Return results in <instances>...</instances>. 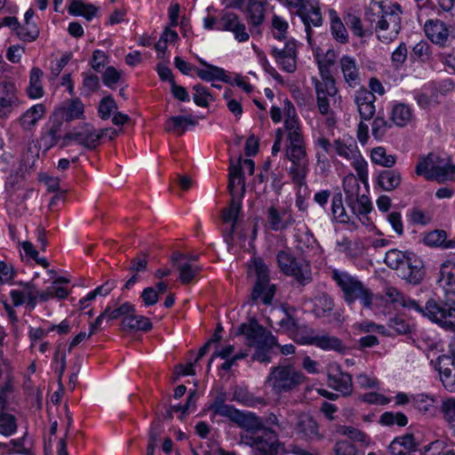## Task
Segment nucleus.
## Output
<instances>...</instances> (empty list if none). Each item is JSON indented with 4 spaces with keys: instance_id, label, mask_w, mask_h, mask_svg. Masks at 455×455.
<instances>
[{
    "instance_id": "1",
    "label": "nucleus",
    "mask_w": 455,
    "mask_h": 455,
    "mask_svg": "<svg viewBox=\"0 0 455 455\" xmlns=\"http://www.w3.org/2000/svg\"><path fill=\"white\" fill-rule=\"evenodd\" d=\"M283 129L286 132L284 155L285 158L291 162L288 175L295 185L302 187L306 185L309 172V158L299 116L284 118Z\"/></svg>"
},
{
    "instance_id": "2",
    "label": "nucleus",
    "mask_w": 455,
    "mask_h": 455,
    "mask_svg": "<svg viewBox=\"0 0 455 455\" xmlns=\"http://www.w3.org/2000/svg\"><path fill=\"white\" fill-rule=\"evenodd\" d=\"M244 428L241 441L249 446L256 455H283L284 443L280 441L278 433L267 427L254 412L248 411L243 423L239 425Z\"/></svg>"
},
{
    "instance_id": "3",
    "label": "nucleus",
    "mask_w": 455,
    "mask_h": 455,
    "mask_svg": "<svg viewBox=\"0 0 455 455\" xmlns=\"http://www.w3.org/2000/svg\"><path fill=\"white\" fill-rule=\"evenodd\" d=\"M237 335L243 336L247 346L254 348L251 355L253 362L267 364L272 362L273 355L277 354L275 351V347H279L277 337L261 325L254 316L238 326Z\"/></svg>"
},
{
    "instance_id": "4",
    "label": "nucleus",
    "mask_w": 455,
    "mask_h": 455,
    "mask_svg": "<svg viewBox=\"0 0 455 455\" xmlns=\"http://www.w3.org/2000/svg\"><path fill=\"white\" fill-rule=\"evenodd\" d=\"M402 7L398 3L388 4L385 1H372L370 8L366 11L368 20L376 23L377 32L386 31L392 27V36H378L382 43H389L398 35L401 30Z\"/></svg>"
},
{
    "instance_id": "5",
    "label": "nucleus",
    "mask_w": 455,
    "mask_h": 455,
    "mask_svg": "<svg viewBox=\"0 0 455 455\" xmlns=\"http://www.w3.org/2000/svg\"><path fill=\"white\" fill-rule=\"evenodd\" d=\"M384 262L396 270L399 277L412 284H419L425 275L422 259L412 251L391 249L386 252Z\"/></svg>"
},
{
    "instance_id": "6",
    "label": "nucleus",
    "mask_w": 455,
    "mask_h": 455,
    "mask_svg": "<svg viewBox=\"0 0 455 455\" xmlns=\"http://www.w3.org/2000/svg\"><path fill=\"white\" fill-rule=\"evenodd\" d=\"M247 268L248 273L255 276L250 295L251 303L257 304L260 300L266 306L270 305L276 292V285L271 283L268 265L263 258L253 255L247 263Z\"/></svg>"
},
{
    "instance_id": "7",
    "label": "nucleus",
    "mask_w": 455,
    "mask_h": 455,
    "mask_svg": "<svg viewBox=\"0 0 455 455\" xmlns=\"http://www.w3.org/2000/svg\"><path fill=\"white\" fill-rule=\"evenodd\" d=\"M424 317L445 330L455 328V290L443 292L441 299L432 291L424 304Z\"/></svg>"
},
{
    "instance_id": "8",
    "label": "nucleus",
    "mask_w": 455,
    "mask_h": 455,
    "mask_svg": "<svg viewBox=\"0 0 455 455\" xmlns=\"http://www.w3.org/2000/svg\"><path fill=\"white\" fill-rule=\"evenodd\" d=\"M331 278L342 291V298L348 307L359 301L363 308L372 307L373 292L356 276L351 275L347 271L333 269Z\"/></svg>"
},
{
    "instance_id": "9",
    "label": "nucleus",
    "mask_w": 455,
    "mask_h": 455,
    "mask_svg": "<svg viewBox=\"0 0 455 455\" xmlns=\"http://www.w3.org/2000/svg\"><path fill=\"white\" fill-rule=\"evenodd\" d=\"M305 380L304 373L291 363L272 367L267 378V383L276 395L290 393Z\"/></svg>"
},
{
    "instance_id": "10",
    "label": "nucleus",
    "mask_w": 455,
    "mask_h": 455,
    "mask_svg": "<svg viewBox=\"0 0 455 455\" xmlns=\"http://www.w3.org/2000/svg\"><path fill=\"white\" fill-rule=\"evenodd\" d=\"M334 65V60L327 58L325 64L319 63V74L322 81L313 78V84L316 93V103L319 112L327 115L330 110L329 97H334L338 92L335 78L330 71V67Z\"/></svg>"
},
{
    "instance_id": "11",
    "label": "nucleus",
    "mask_w": 455,
    "mask_h": 455,
    "mask_svg": "<svg viewBox=\"0 0 455 455\" xmlns=\"http://www.w3.org/2000/svg\"><path fill=\"white\" fill-rule=\"evenodd\" d=\"M418 176H423L427 180H435L439 184L445 181H455V164L450 161L443 165L434 163L433 154L421 157L415 167Z\"/></svg>"
},
{
    "instance_id": "12",
    "label": "nucleus",
    "mask_w": 455,
    "mask_h": 455,
    "mask_svg": "<svg viewBox=\"0 0 455 455\" xmlns=\"http://www.w3.org/2000/svg\"><path fill=\"white\" fill-rule=\"evenodd\" d=\"M276 263L279 271L283 275L293 277L300 285H305L311 282L312 276L309 266L306 265L304 267L290 248L278 251L276 253Z\"/></svg>"
},
{
    "instance_id": "13",
    "label": "nucleus",
    "mask_w": 455,
    "mask_h": 455,
    "mask_svg": "<svg viewBox=\"0 0 455 455\" xmlns=\"http://www.w3.org/2000/svg\"><path fill=\"white\" fill-rule=\"evenodd\" d=\"M296 14L305 27L307 40L313 36L312 27L319 28L323 25L322 11L317 0H296L294 4Z\"/></svg>"
},
{
    "instance_id": "14",
    "label": "nucleus",
    "mask_w": 455,
    "mask_h": 455,
    "mask_svg": "<svg viewBox=\"0 0 455 455\" xmlns=\"http://www.w3.org/2000/svg\"><path fill=\"white\" fill-rule=\"evenodd\" d=\"M298 41L293 37L287 39L283 48L272 46L270 55L275 59L278 68L286 73H294L297 69Z\"/></svg>"
},
{
    "instance_id": "15",
    "label": "nucleus",
    "mask_w": 455,
    "mask_h": 455,
    "mask_svg": "<svg viewBox=\"0 0 455 455\" xmlns=\"http://www.w3.org/2000/svg\"><path fill=\"white\" fill-rule=\"evenodd\" d=\"M98 133V130H96L92 124H84L83 125L65 133L62 138V141L60 144V148H65L68 147L69 142L73 140L86 149H94L100 144V137Z\"/></svg>"
},
{
    "instance_id": "16",
    "label": "nucleus",
    "mask_w": 455,
    "mask_h": 455,
    "mask_svg": "<svg viewBox=\"0 0 455 455\" xmlns=\"http://www.w3.org/2000/svg\"><path fill=\"white\" fill-rule=\"evenodd\" d=\"M435 368L443 387L449 392H455V343L450 346L447 354L436 358Z\"/></svg>"
},
{
    "instance_id": "17",
    "label": "nucleus",
    "mask_w": 455,
    "mask_h": 455,
    "mask_svg": "<svg viewBox=\"0 0 455 455\" xmlns=\"http://www.w3.org/2000/svg\"><path fill=\"white\" fill-rule=\"evenodd\" d=\"M226 393L220 391L210 404L209 409L214 415L228 418L237 425L243 423L248 416V411H240L234 405L226 403Z\"/></svg>"
},
{
    "instance_id": "18",
    "label": "nucleus",
    "mask_w": 455,
    "mask_h": 455,
    "mask_svg": "<svg viewBox=\"0 0 455 455\" xmlns=\"http://www.w3.org/2000/svg\"><path fill=\"white\" fill-rule=\"evenodd\" d=\"M198 62L204 68H195V72L202 81L206 83L218 81L233 85V79L225 68L213 65L202 58H198Z\"/></svg>"
},
{
    "instance_id": "19",
    "label": "nucleus",
    "mask_w": 455,
    "mask_h": 455,
    "mask_svg": "<svg viewBox=\"0 0 455 455\" xmlns=\"http://www.w3.org/2000/svg\"><path fill=\"white\" fill-rule=\"evenodd\" d=\"M427 38L435 45L444 47L449 42L450 28L439 19H427L423 27Z\"/></svg>"
},
{
    "instance_id": "20",
    "label": "nucleus",
    "mask_w": 455,
    "mask_h": 455,
    "mask_svg": "<svg viewBox=\"0 0 455 455\" xmlns=\"http://www.w3.org/2000/svg\"><path fill=\"white\" fill-rule=\"evenodd\" d=\"M387 449L392 455H421L422 453L419 443L411 433L395 436Z\"/></svg>"
},
{
    "instance_id": "21",
    "label": "nucleus",
    "mask_w": 455,
    "mask_h": 455,
    "mask_svg": "<svg viewBox=\"0 0 455 455\" xmlns=\"http://www.w3.org/2000/svg\"><path fill=\"white\" fill-rule=\"evenodd\" d=\"M230 196L231 200L228 206L221 212V220L223 223L231 225L229 234L225 236L226 241H228V238L232 240L234 237L237 220L243 209V199L244 194L233 193L230 194Z\"/></svg>"
},
{
    "instance_id": "22",
    "label": "nucleus",
    "mask_w": 455,
    "mask_h": 455,
    "mask_svg": "<svg viewBox=\"0 0 455 455\" xmlns=\"http://www.w3.org/2000/svg\"><path fill=\"white\" fill-rule=\"evenodd\" d=\"M339 67L345 82L349 87L355 88L361 82L360 68L354 56L344 54L339 60Z\"/></svg>"
},
{
    "instance_id": "23",
    "label": "nucleus",
    "mask_w": 455,
    "mask_h": 455,
    "mask_svg": "<svg viewBox=\"0 0 455 455\" xmlns=\"http://www.w3.org/2000/svg\"><path fill=\"white\" fill-rule=\"evenodd\" d=\"M327 384L331 388L339 392L345 397L352 394V375L343 371L340 366H338L333 372L328 373Z\"/></svg>"
},
{
    "instance_id": "24",
    "label": "nucleus",
    "mask_w": 455,
    "mask_h": 455,
    "mask_svg": "<svg viewBox=\"0 0 455 455\" xmlns=\"http://www.w3.org/2000/svg\"><path fill=\"white\" fill-rule=\"evenodd\" d=\"M376 96L369 90L363 89L356 92L355 102L362 120H371L376 113Z\"/></svg>"
},
{
    "instance_id": "25",
    "label": "nucleus",
    "mask_w": 455,
    "mask_h": 455,
    "mask_svg": "<svg viewBox=\"0 0 455 455\" xmlns=\"http://www.w3.org/2000/svg\"><path fill=\"white\" fill-rule=\"evenodd\" d=\"M436 397L427 393H419L411 395V403L422 416L434 418L436 416L438 409L435 406Z\"/></svg>"
},
{
    "instance_id": "26",
    "label": "nucleus",
    "mask_w": 455,
    "mask_h": 455,
    "mask_svg": "<svg viewBox=\"0 0 455 455\" xmlns=\"http://www.w3.org/2000/svg\"><path fill=\"white\" fill-rule=\"evenodd\" d=\"M197 124V120L192 115L172 116L165 121V130L168 132L182 136L187 131L192 130Z\"/></svg>"
},
{
    "instance_id": "27",
    "label": "nucleus",
    "mask_w": 455,
    "mask_h": 455,
    "mask_svg": "<svg viewBox=\"0 0 455 455\" xmlns=\"http://www.w3.org/2000/svg\"><path fill=\"white\" fill-rule=\"evenodd\" d=\"M294 431L298 436L304 440H315L320 437L317 422L307 415L298 418Z\"/></svg>"
},
{
    "instance_id": "28",
    "label": "nucleus",
    "mask_w": 455,
    "mask_h": 455,
    "mask_svg": "<svg viewBox=\"0 0 455 455\" xmlns=\"http://www.w3.org/2000/svg\"><path fill=\"white\" fill-rule=\"evenodd\" d=\"M266 2L257 0H248L246 6V20L251 26V32L258 28L265 20Z\"/></svg>"
},
{
    "instance_id": "29",
    "label": "nucleus",
    "mask_w": 455,
    "mask_h": 455,
    "mask_svg": "<svg viewBox=\"0 0 455 455\" xmlns=\"http://www.w3.org/2000/svg\"><path fill=\"white\" fill-rule=\"evenodd\" d=\"M423 243L431 248L455 249V237L448 239L443 229H434L425 234Z\"/></svg>"
},
{
    "instance_id": "30",
    "label": "nucleus",
    "mask_w": 455,
    "mask_h": 455,
    "mask_svg": "<svg viewBox=\"0 0 455 455\" xmlns=\"http://www.w3.org/2000/svg\"><path fill=\"white\" fill-rule=\"evenodd\" d=\"M401 181V173L395 169L382 170L378 172L374 179L375 185L384 191H393L399 187Z\"/></svg>"
},
{
    "instance_id": "31",
    "label": "nucleus",
    "mask_w": 455,
    "mask_h": 455,
    "mask_svg": "<svg viewBox=\"0 0 455 455\" xmlns=\"http://www.w3.org/2000/svg\"><path fill=\"white\" fill-rule=\"evenodd\" d=\"M228 189L229 194L245 193V177L240 161L229 165Z\"/></svg>"
},
{
    "instance_id": "32",
    "label": "nucleus",
    "mask_w": 455,
    "mask_h": 455,
    "mask_svg": "<svg viewBox=\"0 0 455 455\" xmlns=\"http://www.w3.org/2000/svg\"><path fill=\"white\" fill-rule=\"evenodd\" d=\"M231 401H235L243 406L251 408L266 404L263 397L254 395L250 392L247 387L243 386H235L234 387Z\"/></svg>"
},
{
    "instance_id": "33",
    "label": "nucleus",
    "mask_w": 455,
    "mask_h": 455,
    "mask_svg": "<svg viewBox=\"0 0 455 455\" xmlns=\"http://www.w3.org/2000/svg\"><path fill=\"white\" fill-rule=\"evenodd\" d=\"M330 32L335 42L346 44L349 41L348 31L345 22L341 20L337 12L331 10L330 12Z\"/></svg>"
},
{
    "instance_id": "34",
    "label": "nucleus",
    "mask_w": 455,
    "mask_h": 455,
    "mask_svg": "<svg viewBox=\"0 0 455 455\" xmlns=\"http://www.w3.org/2000/svg\"><path fill=\"white\" fill-rule=\"evenodd\" d=\"M84 114V104L79 100H72L67 107L58 108L53 117L63 122L69 123L75 119L79 118Z\"/></svg>"
},
{
    "instance_id": "35",
    "label": "nucleus",
    "mask_w": 455,
    "mask_h": 455,
    "mask_svg": "<svg viewBox=\"0 0 455 455\" xmlns=\"http://www.w3.org/2000/svg\"><path fill=\"white\" fill-rule=\"evenodd\" d=\"M412 117V108L410 105L394 101L391 111L390 120L394 124L399 127L405 126Z\"/></svg>"
},
{
    "instance_id": "36",
    "label": "nucleus",
    "mask_w": 455,
    "mask_h": 455,
    "mask_svg": "<svg viewBox=\"0 0 455 455\" xmlns=\"http://www.w3.org/2000/svg\"><path fill=\"white\" fill-rule=\"evenodd\" d=\"M61 120L52 117L51 121V126L41 136V141L46 150L57 145L59 141H62L63 137L61 136Z\"/></svg>"
},
{
    "instance_id": "37",
    "label": "nucleus",
    "mask_w": 455,
    "mask_h": 455,
    "mask_svg": "<svg viewBox=\"0 0 455 455\" xmlns=\"http://www.w3.org/2000/svg\"><path fill=\"white\" fill-rule=\"evenodd\" d=\"M314 346L324 351L344 353L346 350V347L339 338L329 334L316 335Z\"/></svg>"
},
{
    "instance_id": "38",
    "label": "nucleus",
    "mask_w": 455,
    "mask_h": 455,
    "mask_svg": "<svg viewBox=\"0 0 455 455\" xmlns=\"http://www.w3.org/2000/svg\"><path fill=\"white\" fill-rule=\"evenodd\" d=\"M437 282L443 287V292L455 290V266L451 261L447 260L441 265Z\"/></svg>"
},
{
    "instance_id": "39",
    "label": "nucleus",
    "mask_w": 455,
    "mask_h": 455,
    "mask_svg": "<svg viewBox=\"0 0 455 455\" xmlns=\"http://www.w3.org/2000/svg\"><path fill=\"white\" fill-rule=\"evenodd\" d=\"M284 316L277 323L280 329L290 336L299 325V319L296 317V307L292 306H282Z\"/></svg>"
},
{
    "instance_id": "40",
    "label": "nucleus",
    "mask_w": 455,
    "mask_h": 455,
    "mask_svg": "<svg viewBox=\"0 0 455 455\" xmlns=\"http://www.w3.org/2000/svg\"><path fill=\"white\" fill-rule=\"evenodd\" d=\"M346 26L351 30L353 36L360 38L370 36L372 32L363 28L362 20L354 13H347L343 17Z\"/></svg>"
},
{
    "instance_id": "41",
    "label": "nucleus",
    "mask_w": 455,
    "mask_h": 455,
    "mask_svg": "<svg viewBox=\"0 0 455 455\" xmlns=\"http://www.w3.org/2000/svg\"><path fill=\"white\" fill-rule=\"evenodd\" d=\"M331 213L333 219L340 224H349L353 222L351 217L347 213L343 205L341 193H336L331 199Z\"/></svg>"
},
{
    "instance_id": "42",
    "label": "nucleus",
    "mask_w": 455,
    "mask_h": 455,
    "mask_svg": "<svg viewBox=\"0 0 455 455\" xmlns=\"http://www.w3.org/2000/svg\"><path fill=\"white\" fill-rule=\"evenodd\" d=\"M334 303L327 293H322L315 298L313 312L318 318L327 316L333 309Z\"/></svg>"
},
{
    "instance_id": "43",
    "label": "nucleus",
    "mask_w": 455,
    "mask_h": 455,
    "mask_svg": "<svg viewBox=\"0 0 455 455\" xmlns=\"http://www.w3.org/2000/svg\"><path fill=\"white\" fill-rule=\"evenodd\" d=\"M45 108L43 104H36L28 109L20 117V124L26 130H30L36 125L44 114Z\"/></svg>"
},
{
    "instance_id": "44",
    "label": "nucleus",
    "mask_w": 455,
    "mask_h": 455,
    "mask_svg": "<svg viewBox=\"0 0 455 455\" xmlns=\"http://www.w3.org/2000/svg\"><path fill=\"white\" fill-rule=\"evenodd\" d=\"M408 422V417L402 411H385L380 415L379 419V423L383 427L398 426L403 427Z\"/></svg>"
},
{
    "instance_id": "45",
    "label": "nucleus",
    "mask_w": 455,
    "mask_h": 455,
    "mask_svg": "<svg viewBox=\"0 0 455 455\" xmlns=\"http://www.w3.org/2000/svg\"><path fill=\"white\" fill-rule=\"evenodd\" d=\"M291 337L299 345L314 346L316 335L315 334V330L313 328L299 324Z\"/></svg>"
},
{
    "instance_id": "46",
    "label": "nucleus",
    "mask_w": 455,
    "mask_h": 455,
    "mask_svg": "<svg viewBox=\"0 0 455 455\" xmlns=\"http://www.w3.org/2000/svg\"><path fill=\"white\" fill-rule=\"evenodd\" d=\"M432 55L431 47L425 40L417 43L409 53V58L412 62H427Z\"/></svg>"
},
{
    "instance_id": "47",
    "label": "nucleus",
    "mask_w": 455,
    "mask_h": 455,
    "mask_svg": "<svg viewBox=\"0 0 455 455\" xmlns=\"http://www.w3.org/2000/svg\"><path fill=\"white\" fill-rule=\"evenodd\" d=\"M43 71L39 68H33L30 71V81L28 88V96L32 99L41 98L44 90L41 83Z\"/></svg>"
},
{
    "instance_id": "48",
    "label": "nucleus",
    "mask_w": 455,
    "mask_h": 455,
    "mask_svg": "<svg viewBox=\"0 0 455 455\" xmlns=\"http://www.w3.org/2000/svg\"><path fill=\"white\" fill-rule=\"evenodd\" d=\"M440 412L449 427L455 432V397L449 396L442 401Z\"/></svg>"
},
{
    "instance_id": "49",
    "label": "nucleus",
    "mask_w": 455,
    "mask_h": 455,
    "mask_svg": "<svg viewBox=\"0 0 455 455\" xmlns=\"http://www.w3.org/2000/svg\"><path fill=\"white\" fill-rule=\"evenodd\" d=\"M267 218L269 227L274 231L286 229L293 223V219L291 216H289L287 220H283V218L278 210L273 206L268 209Z\"/></svg>"
},
{
    "instance_id": "50",
    "label": "nucleus",
    "mask_w": 455,
    "mask_h": 455,
    "mask_svg": "<svg viewBox=\"0 0 455 455\" xmlns=\"http://www.w3.org/2000/svg\"><path fill=\"white\" fill-rule=\"evenodd\" d=\"M371 159L373 164L386 168L393 167L396 161L394 156L387 154L383 147L374 148L371 152Z\"/></svg>"
},
{
    "instance_id": "51",
    "label": "nucleus",
    "mask_w": 455,
    "mask_h": 455,
    "mask_svg": "<svg viewBox=\"0 0 455 455\" xmlns=\"http://www.w3.org/2000/svg\"><path fill=\"white\" fill-rule=\"evenodd\" d=\"M177 268L179 270V280L184 285L191 283L202 270L201 267H193L188 262L178 265Z\"/></svg>"
},
{
    "instance_id": "52",
    "label": "nucleus",
    "mask_w": 455,
    "mask_h": 455,
    "mask_svg": "<svg viewBox=\"0 0 455 455\" xmlns=\"http://www.w3.org/2000/svg\"><path fill=\"white\" fill-rule=\"evenodd\" d=\"M135 307L130 303H124L116 309L108 307L101 314L108 321L117 319L120 316L125 317L129 314L135 313Z\"/></svg>"
},
{
    "instance_id": "53",
    "label": "nucleus",
    "mask_w": 455,
    "mask_h": 455,
    "mask_svg": "<svg viewBox=\"0 0 455 455\" xmlns=\"http://www.w3.org/2000/svg\"><path fill=\"white\" fill-rule=\"evenodd\" d=\"M272 28L273 37L275 40L283 42L286 39L289 24L283 18L278 15H274L272 19Z\"/></svg>"
},
{
    "instance_id": "54",
    "label": "nucleus",
    "mask_w": 455,
    "mask_h": 455,
    "mask_svg": "<svg viewBox=\"0 0 455 455\" xmlns=\"http://www.w3.org/2000/svg\"><path fill=\"white\" fill-rule=\"evenodd\" d=\"M406 218L411 225L427 226L431 222V217L418 207L408 210Z\"/></svg>"
},
{
    "instance_id": "55",
    "label": "nucleus",
    "mask_w": 455,
    "mask_h": 455,
    "mask_svg": "<svg viewBox=\"0 0 455 455\" xmlns=\"http://www.w3.org/2000/svg\"><path fill=\"white\" fill-rule=\"evenodd\" d=\"M193 90L195 91L193 100L197 107L200 108H208L209 107V98H212V93L210 90L201 84H197L194 85Z\"/></svg>"
},
{
    "instance_id": "56",
    "label": "nucleus",
    "mask_w": 455,
    "mask_h": 455,
    "mask_svg": "<svg viewBox=\"0 0 455 455\" xmlns=\"http://www.w3.org/2000/svg\"><path fill=\"white\" fill-rule=\"evenodd\" d=\"M392 125L387 120L385 119L384 116H378L373 119L371 124V133L374 139L379 140L385 136L387 129L391 128Z\"/></svg>"
},
{
    "instance_id": "57",
    "label": "nucleus",
    "mask_w": 455,
    "mask_h": 455,
    "mask_svg": "<svg viewBox=\"0 0 455 455\" xmlns=\"http://www.w3.org/2000/svg\"><path fill=\"white\" fill-rule=\"evenodd\" d=\"M17 429L16 418L10 413H0V434L11 435Z\"/></svg>"
},
{
    "instance_id": "58",
    "label": "nucleus",
    "mask_w": 455,
    "mask_h": 455,
    "mask_svg": "<svg viewBox=\"0 0 455 455\" xmlns=\"http://www.w3.org/2000/svg\"><path fill=\"white\" fill-rule=\"evenodd\" d=\"M16 100V88L14 84L12 85L11 90L4 92L0 96V116H4L6 113L11 112L12 104Z\"/></svg>"
},
{
    "instance_id": "59",
    "label": "nucleus",
    "mask_w": 455,
    "mask_h": 455,
    "mask_svg": "<svg viewBox=\"0 0 455 455\" xmlns=\"http://www.w3.org/2000/svg\"><path fill=\"white\" fill-rule=\"evenodd\" d=\"M129 269L132 275L124 285V289L125 290H132L134 285L140 281V275L139 272L142 269V259L140 258H134L132 260V266Z\"/></svg>"
},
{
    "instance_id": "60",
    "label": "nucleus",
    "mask_w": 455,
    "mask_h": 455,
    "mask_svg": "<svg viewBox=\"0 0 455 455\" xmlns=\"http://www.w3.org/2000/svg\"><path fill=\"white\" fill-rule=\"evenodd\" d=\"M239 19L238 14L233 12H226L219 18L216 30L231 32L235 23Z\"/></svg>"
},
{
    "instance_id": "61",
    "label": "nucleus",
    "mask_w": 455,
    "mask_h": 455,
    "mask_svg": "<svg viewBox=\"0 0 455 455\" xmlns=\"http://www.w3.org/2000/svg\"><path fill=\"white\" fill-rule=\"evenodd\" d=\"M116 109H117V106L113 98L110 96L105 97L100 102L98 108L99 116L101 119L107 120Z\"/></svg>"
},
{
    "instance_id": "62",
    "label": "nucleus",
    "mask_w": 455,
    "mask_h": 455,
    "mask_svg": "<svg viewBox=\"0 0 455 455\" xmlns=\"http://www.w3.org/2000/svg\"><path fill=\"white\" fill-rule=\"evenodd\" d=\"M408 49L406 44L401 42L391 54V61L395 68H401L408 57Z\"/></svg>"
},
{
    "instance_id": "63",
    "label": "nucleus",
    "mask_w": 455,
    "mask_h": 455,
    "mask_svg": "<svg viewBox=\"0 0 455 455\" xmlns=\"http://www.w3.org/2000/svg\"><path fill=\"white\" fill-rule=\"evenodd\" d=\"M16 35L22 41L33 42L38 37L39 30L36 28L35 24H29L28 26H20Z\"/></svg>"
},
{
    "instance_id": "64",
    "label": "nucleus",
    "mask_w": 455,
    "mask_h": 455,
    "mask_svg": "<svg viewBox=\"0 0 455 455\" xmlns=\"http://www.w3.org/2000/svg\"><path fill=\"white\" fill-rule=\"evenodd\" d=\"M357 452L356 446L346 440L337 441L333 447L334 455H356Z\"/></svg>"
}]
</instances>
